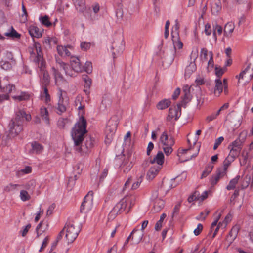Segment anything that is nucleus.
Returning <instances> with one entry per match:
<instances>
[{"mask_svg":"<svg viewBox=\"0 0 253 253\" xmlns=\"http://www.w3.org/2000/svg\"><path fill=\"white\" fill-rule=\"evenodd\" d=\"M86 126V120L84 116H82L75 124L72 132L75 149L76 151L82 154L89 152L94 145V140L91 138H89L86 140L84 145L81 146L84 139V135L87 132Z\"/></svg>","mask_w":253,"mask_h":253,"instance_id":"f257e3e1","label":"nucleus"},{"mask_svg":"<svg viewBox=\"0 0 253 253\" xmlns=\"http://www.w3.org/2000/svg\"><path fill=\"white\" fill-rule=\"evenodd\" d=\"M33 47L30 50V59L33 62L40 71L39 73L41 86H48L50 78L46 70V62L43 57L41 44L33 39Z\"/></svg>","mask_w":253,"mask_h":253,"instance_id":"f03ea898","label":"nucleus"},{"mask_svg":"<svg viewBox=\"0 0 253 253\" xmlns=\"http://www.w3.org/2000/svg\"><path fill=\"white\" fill-rule=\"evenodd\" d=\"M24 119L27 121H30L31 115L23 110H20L16 113L15 119L12 120L9 125V134L12 137L17 136L22 130V122Z\"/></svg>","mask_w":253,"mask_h":253,"instance_id":"7ed1b4c3","label":"nucleus"},{"mask_svg":"<svg viewBox=\"0 0 253 253\" xmlns=\"http://www.w3.org/2000/svg\"><path fill=\"white\" fill-rule=\"evenodd\" d=\"M135 197L134 196H127L122 199L114 206L110 213V214L114 215L121 214L123 212L127 213L131 207L134 204Z\"/></svg>","mask_w":253,"mask_h":253,"instance_id":"20e7f679","label":"nucleus"},{"mask_svg":"<svg viewBox=\"0 0 253 253\" xmlns=\"http://www.w3.org/2000/svg\"><path fill=\"white\" fill-rule=\"evenodd\" d=\"M159 142L161 144L164 152L167 156L169 155L172 152V147L175 144V141L172 136L169 137L166 131H164L161 134Z\"/></svg>","mask_w":253,"mask_h":253,"instance_id":"39448f33","label":"nucleus"},{"mask_svg":"<svg viewBox=\"0 0 253 253\" xmlns=\"http://www.w3.org/2000/svg\"><path fill=\"white\" fill-rule=\"evenodd\" d=\"M117 126L118 122L115 118H111L108 121L105 131L106 143H110L112 140L113 135L117 130Z\"/></svg>","mask_w":253,"mask_h":253,"instance_id":"423d86ee","label":"nucleus"},{"mask_svg":"<svg viewBox=\"0 0 253 253\" xmlns=\"http://www.w3.org/2000/svg\"><path fill=\"white\" fill-rule=\"evenodd\" d=\"M242 148V142L238 138L228 146L229 150L228 155L236 159L240 155Z\"/></svg>","mask_w":253,"mask_h":253,"instance_id":"0eeeda50","label":"nucleus"},{"mask_svg":"<svg viewBox=\"0 0 253 253\" xmlns=\"http://www.w3.org/2000/svg\"><path fill=\"white\" fill-rule=\"evenodd\" d=\"M65 228L66 229V238L69 243H72L77 237L80 230L78 227L75 226L72 223H69Z\"/></svg>","mask_w":253,"mask_h":253,"instance_id":"6e6552de","label":"nucleus"},{"mask_svg":"<svg viewBox=\"0 0 253 253\" xmlns=\"http://www.w3.org/2000/svg\"><path fill=\"white\" fill-rule=\"evenodd\" d=\"M63 92L61 89H59L57 93L58 100L55 109L56 113L59 115H61L66 111L67 106L68 104L67 101L65 100L63 96Z\"/></svg>","mask_w":253,"mask_h":253,"instance_id":"1a4fd4ad","label":"nucleus"},{"mask_svg":"<svg viewBox=\"0 0 253 253\" xmlns=\"http://www.w3.org/2000/svg\"><path fill=\"white\" fill-rule=\"evenodd\" d=\"M93 192L90 191L87 195L84 197V201L81 206V212H85L89 211L93 205Z\"/></svg>","mask_w":253,"mask_h":253,"instance_id":"9d476101","label":"nucleus"},{"mask_svg":"<svg viewBox=\"0 0 253 253\" xmlns=\"http://www.w3.org/2000/svg\"><path fill=\"white\" fill-rule=\"evenodd\" d=\"M158 191H155L153 192L151 199L154 201L153 207L152 209L153 212H158L160 211L165 206V202L163 200L159 198Z\"/></svg>","mask_w":253,"mask_h":253,"instance_id":"9b49d317","label":"nucleus"},{"mask_svg":"<svg viewBox=\"0 0 253 253\" xmlns=\"http://www.w3.org/2000/svg\"><path fill=\"white\" fill-rule=\"evenodd\" d=\"M181 115V108L180 105H176L169 108L167 120L170 121L172 119L177 120Z\"/></svg>","mask_w":253,"mask_h":253,"instance_id":"f8f14e48","label":"nucleus"},{"mask_svg":"<svg viewBox=\"0 0 253 253\" xmlns=\"http://www.w3.org/2000/svg\"><path fill=\"white\" fill-rule=\"evenodd\" d=\"M70 64L73 70L76 73H80L84 71V66L82 64L80 60L77 57H71Z\"/></svg>","mask_w":253,"mask_h":253,"instance_id":"ddd939ff","label":"nucleus"},{"mask_svg":"<svg viewBox=\"0 0 253 253\" xmlns=\"http://www.w3.org/2000/svg\"><path fill=\"white\" fill-rule=\"evenodd\" d=\"M111 49L113 50L112 55L114 58H116V54L121 53L125 49L124 43L123 40L114 42L112 43Z\"/></svg>","mask_w":253,"mask_h":253,"instance_id":"4468645a","label":"nucleus"},{"mask_svg":"<svg viewBox=\"0 0 253 253\" xmlns=\"http://www.w3.org/2000/svg\"><path fill=\"white\" fill-rule=\"evenodd\" d=\"M253 157V151H250V149L245 148L243 150L241 158H240V164L241 166H245L248 161Z\"/></svg>","mask_w":253,"mask_h":253,"instance_id":"2eb2a0df","label":"nucleus"},{"mask_svg":"<svg viewBox=\"0 0 253 253\" xmlns=\"http://www.w3.org/2000/svg\"><path fill=\"white\" fill-rule=\"evenodd\" d=\"M162 166H157L155 165L150 167L147 173V178L149 180H153L158 174Z\"/></svg>","mask_w":253,"mask_h":253,"instance_id":"dca6fc26","label":"nucleus"},{"mask_svg":"<svg viewBox=\"0 0 253 253\" xmlns=\"http://www.w3.org/2000/svg\"><path fill=\"white\" fill-rule=\"evenodd\" d=\"M150 162L152 164H155L157 166H162L164 163V155L163 153L159 151L153 159L150 160Z\"/></svg>","mask_w":253,"mask_h":253,"instance_id":"f3484780","label":"nucleus"},{"mask_svg":"<svg viewBox=\"0 0 253 253\" xmlns=\"http://www.w3.org/2000/svg\"><path fill=\"white\" fill-rule=\"evenodd\" d=\"M69 49L72 50V47L70 45L67 46L58 45L57 46V52L61 57H69L71 56V54Z\"/></svg>","mask_w":253,"mask_h":253,"instance_id":"a211bd4d","label":"nucleus"},{"mask_svg":"<svg viewBox=\"0 0 253 253\" xmlns=\"http://www.w3.org/2000/svg\"><path fill=\"white\" fill-rule=\"evenodd\" d=\"M51 69L55 79V84L58 86L63 83L65 80L62 75L55 67H52Z\"/></svg>","mask_w":253,"mask_h":253,"instance_id":"6ab92c4d","label":"nucleus"},{"mask_svg":"<svg viewBox=\"0 0 253 253\" xmlns=\"http://www.w3.org/2000/svg\"><path fill=\"white\" fill-rule=\"evenodd\" d=\"M28 31L32 38H39L42 36V32L39 28L35 25H31L29 27Z\"/></svg>","mask_w":253,"mask_h":253,"instance_id":"aec40b11","label":"nucleus"},{"mask_svg":"<svg viewBox=\"0 0 253 253\" xmlns=\"http://www.w3.org/2000/svg\"><path fill=\"white\" fill-rule=\"evenodd\" d=\"M31 97V94L26 91H21L19 95H14L12 96V98L16 101L19 102L22 101H28L30 99Z\"/></svg>","mask_w":253,"mask_h":253,"instance_id":"412c9836","label":"nucleus"},{"mask_svg":"<svg viewBox=\"0 0 253 253\" xmlns=\"http://www.w3.org/2000/svg\"><path fill=\"white\" fill-rule=\"evenodd\" d=\"M226 174L217 169L216 173L213 175L210 179V182L212 186L215 185L219 180L223 177Z\"/></svg>","mask_w":253,"mask_h":253,"instance_id":"4be33fe9","label":"nucleus"},{"mask_svg":"<svg viewBox=\"0 0 253 253\" xmlns=\"http://www.w3.org/2000/svg\"><path fill=\"white\" fill-rule=\"evenodd\" d=\"M215 84L214 94L216 96H219L223 91L224 86L220 79H217L215 80Z\"/></svg>","mask_w":253,"mask_h":253,"instance_id":"5701e85b","label":"nucleus"},{"mask_svg":"<svg viewBox=\"0 0 253 253\" xmlns=\"http://www.w3.org/2000/svg\"><path fill=\"white\" fill-rule=\"evenodd\" d=\"M236 159L228 155L223 161V167L218 168L220 170L226 174L227 169L231 164Z\"/></svg>","mask_w":253,"mask_h":253,"instance_id":"b1692460","label":"nucleus"},{"mask_svg":"<svg viewBox=\"0 0 253 253\" xmlns=\"http://www.w3.org/2000/svg\"><path fill=\"white\" fill-rule=\"evenodd\" d=\"M31 152L33 153L40 154L43 150V146L37 141H34L31 143Z\"/></svg>","mask_w":253,"mask_h":253,"instance_id":"393cba45","label":"nucleus"},{"mask_svg":"<svg viewBox=\"0 0 253 253\" xmlns=\"http://www.w3.org/2000/svg\"><path fill=\"white\" fill-rule=\"evenodd\" d=\"M235 28L234 23L231 21L228 22L224 27V35L226 37H230Z\"/></svg>","mask_w":253,"mask_h":253,"instance_id":"a878e982","label":"nucleus"},{"mask_svg":"<svg viewBox=\"0 0 253 253\" xmlns=\"http://www.w3.org/2000/svg\"><path fill=\"white\" fill-rule=\"evenodd\" d=\"M73 3L79 12H83L85 9L84 0H72Z\"/></svg>","mask_w":253,"mask_h":253,"instance_id":"bb28decb","label":"nucleus"},{"mask_svg":"<svg viewBox=\"0 0 253 253\" xmlns=\"http://www.w3.org/2000/svg\"><path fill=\"white\" fill-rule=\"evenodd\" d=\"M222 8L221 3L219 0H215L211 4V11L213 14L216 15Z\"/></svg>","mask_w":253,"mask_h":253,"instance_id":"cd10ccee","label":"nucleus"},{"mask_svg":"<svg viewBox=\"0 0 253 253\" xmlns=\"http://www.w3.org/2000/svg\"><path fill=\"white\" fill-rule=\"evenodd\" d=\"M40 115L43 120L45 121V123L47 125L50 123L49 118V113L47 109L44 106H42L40 108Z\"/></svg>","mask_w":253,"mask_h":253,"instance_id":"c85d7f7f","label":"nucleus"},{"mask_svg":"<svg viewBox=\"0 0 253 253\" xmlns=\"http://www.w3.org/2000/svg\"><path fill=\"white\" fill-rule=\"evenodd\" d=\"M196 65L194 62H190L189 65L187 66L185 70V76L189 77L191 74L196 71Z\"/></svg>","mask_w":253,"mask_h":253,"instance_id":"c756f323","label":"nucleus"},{"mask_svg":"<svg viewBox=\"0 0 253 253\" xmlns=\"http://www.w3.org/2000/svg\"><path fill=\"white\" fill-rule=\"evenodd\" d=\"M171 38L175 50L182 49L183 44L180 40L179 35L171 36Z\"/></svg>","mask_w":253,"mask_h":253,"instance_id":"7c9ffc66","label":"nucleus"},{"mask_svg":"<svg viewBox=\"0 0 253 253\" xmlns=\"http://www.w3.org/2000/svg\"><path fill=\"white\" fill-rule=\"evenodd\" d=\"M16 89V87L15 85L12 84H7L5 86L1 87L0 89V91L5 93L4 94H8L9 95V94L12 93L13 91H14Z\"/></svg>","mask_w":253,"mask_h":253,"instance_id":"2f4dec72","label":"nucleus"},{"mask_svg":"<svg viewBox=\"0 0 253 253\" xmlns=\"http://www.w3.org/2000/svg\"><path fill=\"white\" fill-rule=\"evenodd\" d=\"M133 165L128 159L124 160L121 165V168L124 173H127L132 168Z\"/></svg>","mask_w":253,"mask_h":253,"instance_id":"473e14b6","label":"nucleus"},{"mask_svg":"<svg viewBox=\"0 0 253 253\" xmlns=\"http://www.w3.org/2000/svg\"><path fill=\"white\" fill-rule=\"evenodd\" d=\"M4 35L13 39H19L21 37V35L15 30L13 26L10 27L9 31L6 32Z\"/></svg>","mask_w":253,"mask_h":253,"instance_id":"72a5a7b5","label":"nucleus"},{"mask_svg":"<svg viewBox=\"0 0 253 253\" xmlns=\"http://www.w3.org/2000/svg\"><path fill=\"white\" fill-rule=\"evenodd\" d=\"M240 178V175H237L235 178L231 179L228 185L226 187V189L228 190H233L235 188Z\"/></svg>","mask_w":253,"mask_h":253,"instance_id":"f704fd0d","label":"nucleus"},{"mask_svg":"<svg viewBox=\"0 0 253 253\" xmlns=\"http://www.w3.org/2000/svg\"><path fill=\"white\" fill-rule=\"evenodd\" d=\"M171 101L169 99H163L157 104V108L159 110H163L170 106Z\"/></svg>","mask_w":253,"mask_h":253,"instance_id":"c9c22d12","label":"nucleus"},{"mask_svg":"<svg viewBox=\"0 0 253 253\" xmlns=\"http://www.w3.org/2000/svg\"><path fill=\"white\" fill-rule=\"evenodd\" d=\"M56 40L54 39L53 38H51L49 37H45L43 38V44L44 45L45 47H51L52 43L54 44H56Z\"/></svg>","mask_w":253,"mask_h":253,"instance_id":"e433bc0d","label":"nucleus"},{"mask_svg":"<svg viewBox=\"0 0 253 253\" xmlns=\"http://www.w3.org/2000/svg\"><path fill=\"white\" fill-rule=\"evenodd\" d=\"M184 95L182 96V100L184 103H187L191 100L190 88L188 86L183 88Z\"/></svg>","mask_w":253,"mask_h":253,"instance_id":"4c0bfd02","label":"nucleus"},{"mask_svg":"<svg viewBox=\"0 0 253 253\" xmlns=\"http://www.w3.org/2000/svg\"><path fill=\"white\" fill-rule=\"evenodd\" d=\"M32 171V168L30 166H26L24 169L18 170L16 172V175L18 177L23 175L29 174Z\"/></svg>","mask_w":253,"mask_h":253,"instance_id":"58836bf2","label":"nucleus"},{"mask_svg":"<svg viewBox=\"0 0 253 253\" xmlns=\"http://www.w3.org/2000/svg\"><path fill=\"white\" fill-rule=\"evenodd\" d=\"M240 229V226L239 225L236 224L234 225L231 229L229 235L233 239H235L237 236L239 231Z\"/></svg>","mask_w":253,"mask_h":253,"instance_id":"ea45409f","label":"nucleus"},{"mask_svg":"<svg viewBox=\"0 0 253 253\" xmlns=\"http://www.w3.org/2000/svg\"><path fill=\"white\" fill-rule=\"evenodd\" d=\"M19 196L20 199L23 202L28 201L31 199V196L29 194L27 191L24 190L20 191Z\"/></svg>","mask_w":253,"mask_h":253,"instance_id":"a19ab883","label":"nucleus"},{"mask_svg":"<svg viewBox=\"0 0 253 253\" xmlns=\"http://www.w3.org/2000/svg\"><path fill=\"white\" fill-rule=\"evenodd\" d=\"M167 215L165 213H163L161 216L159 220L157 221L155 226V229L156 231H159L162 227V224L164 221V219L166 217Z\"/></svg>","mask_w":253,"mask_h":253,"instance_id":"79ce46f5","label":"nucleus"},{"mask_svg":"<svg viewBox=\"0 0 253 253\" xmlns=\"http://www.w3.org/2000/svg\"><path fill=\"white\" fill-rule=\"evenodd\" d=\"M179 27H180V25L178 21V20H176L175 21V24L173 26L172 31L171 32V36L179 35Z\"/></svg>","mask_w":253,"mask_h":253,"instance_id":"37998d69","label":"nucleus"},{"mask_svg":"<svg viewBox=\"0 0 253 253\" xmlns=\"http://www.w3.org/2000/svg\"><path fill=\"white\" fill-rule=\"evenodd\" d=\"M209 213L210 211L209 210H205L204 211L201 212L200 213L196 216V219L199 221H204Z\"/></svg>","mask_w":253,"mask_h":253,"instance_id":"c03bdc74","label":"nucleus"},{"mask_svg":"<svg viewBox=\"0 0 253 253\" xmlns=\"http://www.w3.org/2000/svg\"><path fill=\"white\" fill-rule=\"evenodd\" d=\"M213 168V166L212 165H209L207 166L202 173L201 178H203L207 177L210 174V173L211 172Z\"/></svg>","mask_w":253,"mask_h":253,"instance_id":"a18cd8bd","label":"nucleus"},{"mask_svg":"<svg viewBox=\"0 0 253 253\" xmlns=\"http://www.w3.org/2000/svg\"><path fill=\"white\" fill-rule=\"evenodd\" d=\"M40 21L42 25L46 27H49L51 25V23L49 21V17L47 15L40 18Z\"/></svg>","mask_w":253,"mask_h":253,"instance_id":"49530a36","label":"nucleus"},{"mask_svg":"<svg viewBox=\"0 0 253 253\" xmlns=\"http://www.w3.org/2000/svg\"><path fill=\"white\" fill-rule=\"evenodd\" d=\"M208 55L209 52L206 48H203L201 49L200 58L203 61H206L207 60V56Z\"/></svg>","mask_w":253,"mask_h":253,"instance_id":"de8ad7c7","label":"nucleus"},{"mask_svg":"<svg viewBox=\"0 0 253 253\" xmlns=\"http://www.w3.org/2000/svg\"><path fill=\"white\" fill-rule=\"evenodd\" d=\"M66 68H63L62 69L64 70L65 74L67 76H69L70 77H73L75 76V72L73 69H71L70 67L69 66V65L66 64Z\"/></svg>","mask_w":253,"mask_h":253,"instance_id":"09e8293b","label":"nucleus"},{"mask_svg":"<svg viewBox=\"0 0 253 253\" xmlns=\"http://www.w3.org/2000/svg\"><path fill=\"white\" fill-rule=\"evenodd\" d=\"M124 15L122 5L119 4L118 8L116 10V16L118 19H121Z\"/></svg>","mask_w":253,"mask_h":253,"instance_id":"8fccbe9b","label":"nucleus"},{"mask_svg":"<svg viewBox=\"0 0 253 253\" xmlns=\"http://www.w3.org/2000/svg\"><path fill=\"white\" fill-rule=\"evenodd\" d=\"M199 196V191H195L194 192L193 194L190 195L188 198V201L189 203H191L194 201L198 200Z\"/></svg>","mask_w":253,"mask_h":253,"instance_id":"3c124183","label":"nucleus"},{"mask_svg":"<svg viewBox=\"0 0 253 253\" xmlns=\"http://www.w3.org/2000/svg\"><path fill=\"white\" fill-rule=\"evenodd\" d=\"M50 241V237L46 236L43 240L42 246L39 249V252H42L47 246Z\"/></svg>","mask_w":253,"mask_h":253,"instance_id":"603ef678","label":"nucleus"},{"mask_svg":"<svg viewBox=\"0 0 253 253\" xmlns=\"http://www.w3.org/2000/svg\"><path fill=\"white\" fill-rule=\"evenodd\" d=\"M0 66L4 70H8L11 68L12 66L10 63L8 61H1L0 62Z\"/></svg>","mask_w":253,"mask_h":253,"instance_id":"864d4df0","label":"nucleus"},{"mask_svg":"<svg viewBox=\"0 0 253 253\" xmlns=\"http://www.w3.org/2000/svg\"><path fill=\"white\" fill-rule=\"evenodd\" d=\"M215 214V215L217 214V216L216 217L214 221H213L212 223H211V229H210L211 232L212 231V230L213 229V228L217 226L218 220H219V219L220 218L221 216V213L218 214L217 212H216Z\"/></svg>","mask_w":253,"mask_h":253,"instance_id":"5fc2aeb1","label":"nucleus"},{"mask_svg":"<svg viewBox=\"0 0 253 253\" xmlns=\"http://www.w3.org/2000/svg\"><path fill=\"white\" fill-rule=\"evenodd\" d=\"M31 227V224H30V223L28 224L26 226L23 227L22 230L20 231V232H19L20 234L21 235V236L22 237H25L27 235L28 231L29 230V229H30Z\"/></svg>","mask_w":253,"mask_h":253,"instance_id":"6e6d98bb","label":"nucleus"},{"mask_svg":"<svg viewBox=\"0 0 253 253\" xmlns=\"http://www.w3.org/2000/svg\"><path fill=\"white\" fill-rule=\"evenodd\" d=\"M84 67V71L86 72L87 73H90L92 71V63L90 62H86L85 63Z\"/></svg>","mask_w":253,"mask_h":253,"instance_id":"4d7b16f0","label":"nucleus"},{"mask_svg":"<svg viewBox=\"0 0 253 253\" xmlns=\"http://www.w3.org/2000/svg\"><path fill=\"white\" fill-rule=\"evenodd\" d=\"M42 98L44 101V102L46 105H47L48 106H51V105L50 104V101H51L50 95L49 93L44 94V95H42Z\"/></svg>","mask_w":253,"mask_h":253,"instance_id":"13d9d810","label":"nucleus"},{"mask_svg":"<svg viewBox=\"0 0 253 253\" xmlns=\"http://www.w3.org/2000/svg\"><path fill=\"white\" fill-rule=\"evenodd\" d=\"M209 55L210 56V59L208 62V66L209 67L213 68L214 66L213 53L212 52L210 51L209 52Z\"/></svg>","mask_w":253,"mask_h":253,"instance_id":"bf43d9fd","label":"nucleus"},{"mask_svg":"<svg viewBox=\"0 0 253 253\" xmlns=\"http://www.w3.org/2000/svg\"><path fill=\"white\" fill-rule=\"evenodd\" d=\"M224 140V137L220 136L215 141V143L213 146V150H216L218 147L221 144Z\"/></svg>","mask_w":253,"mask_h":253,"instance_id":"052dcab7","label":"nucleus"},{"mask_svg":"<svg viewBox=\"0 0 253 253\" xmlns=\"http://www.w3.org/2000/svg\"><path fill=\"white\" fill-rule=\"evenodd\" d=\"M80 47L82 50L86 51L90 48V43L86 42H82L80 44Z\"/></svg>","mask_w":253,"mask_h":253,"instance_id":"680f3d73","label":"nucleus"},{"mask_svg":"<svg viewBox=\"0 0 253 253\" xmlns=\"http://www.w3.org/2000/svg\"><path fill=\"white\" fill-rule=\"evenodd\" d=\"M203 229V226L202 224L199 223L197 228L194 230V234L196 236L199 235Z\"/></svg>","mask_w":253,"mask_h":253,"instance_id":"e2e57ef3","label":"nucleus"},{"mask_svg":"<svg viewBox=\"0 0 253 253\" xmlns=\"http://www.w3.org/2000/svg\"><path fill=\"white\" fill-rule=\"evenodd\" d=\"M18 186H20V185L18 184H14L10 183L5 187V190L9 192L11 190L15 189Z\"/></svg>","mask_w":253,"mask_h":253,"instance_id":"0e129e2a","label":"nucleus"},{"mask_svg":"<svg viewBox=\"0 0 253 253\" xmlns=\"http://www.w3.org/2000/svg\"><path fill=\"white\" fill-rule=\"evenodd\" d=\"M83 79L85 83V87L89 88L91 84V80L87 76L84 77Z\"/></svg>","mask_w":253,"mask_h":253,"instance_id":"69168bd1","label":"nucleus"},{"mask_svg":"<svg viewBox=\"0 0 253 253\" xmlns=\"http://www.w3.org/2000/svg\"><path fill=\"white\" fill-rule=\"evenodd\" d=\"M215 71L216 75L219 78L221 77L224 72L223 69L220 67H215Z\"/></svg>","mask_w":253,"mask_h":253,"instance_id":"338daca9","label":"nucleus"},{"mask_svg":"<svg viewBox=\"0 0 253 253\" xmlns=\"http://www.w3.org/2000/svg\"><path fill=\"white\" fill-rule=\"evenodd\" d=\"M67 119H60L58 121V126L61 128H63L65 127L66 122H67Z\"/></svg>","mask_w":253,"mask_h":253,"instance_id":"774afa93","label":"nucleus"}]
</instances>
